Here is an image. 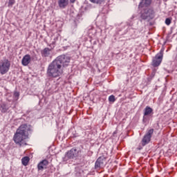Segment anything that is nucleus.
Masks as SVG:
<instances>
[{"mask_svg": "<svg viewBox=\"0 0 177 177\" xmlns=\"http://www.w3.org/2000/svg\"><path fill=\"white\" fill-rule=\"evenodd\" d=\"M19 96H20V93L17 91H15L13 95L15 100H19Z\"/></svg>", "mask_w": 177, "mask_h": 177, "instance_id": "a211bd4d", "label": "nucleus"}, {"mask_svg": "<svg viewBox=\"0 0 177 177\" xmlns=\"http://www.w3.org/2000/svg\"><path fill=\"white\" fill-rule=\"evenodd\" d=\"M10 69V61L9 59H6L0 62V74L1 75H4V74H6Z\"/></svg>", "mask_w": 177, "mask_h": 177, "instance_id": "7ed1b4c3", "label": "nucleus"}, {"mask_svg": "<svg viewBox=\"0 0 177 177\" xmlns=\"http://www.w3.org/2000/svg\"><path fill=\"white\" fill-rule=\"evenodd\" d=\"M153 133H154L153 129H150L147 131L141 141L142 146H146V145H149V143H150V140H151V136H153Z\"/></svg>", "mask_w": 177, "mask_h": 177, "instance_id": "20e7f679", "label": "nucleus"}, {"mask_svg": "<svg viewBox=\"0 0 177 177\" xmlns=\"http://www.w3.org/2000/svg\"><path fill=\"white\" fill-rule=\"evenodd\" d=\"M49 164V162L47 160H41L37 165L39 171H42V169L46 168Z\"/></svg>", "mask_w": 177, "mask_h": 177, "instance_id": "1a4fd4ad", "label": "nucleus"}, {"mask_svg": "<svg viewBox=\"0 0 177 177\" xmlns=\"http://www.w3.org/2000/svg\"><path fill=\"white\" fill-rule=\"evenodd\" d=\"M91 3H95L96 5H102L106 0H89Z\"/></svg>", "mask_w": 177, "mask_h": 177, "instance_id": "f3484780", "label": "nucleus"}, {"mask_svg": "<svg viewBox=\"0 0 177 177\" xmlns=\"http://www.w3.org/2000/svg\"><path fill=\"white\" fill-rule=\"evenodd\" d=\"M78 154H80V150L77 148H72L66 153V157L68 158H77V157H78Z\"/></svg>", "mask_w": 177, "mask_h": 177, "instance_id": "0eeeda50", "label": "nucleus"}, {"mask_svg": "<svg viewBox=\"0 0 177 177\" xmlns=\"http://www.w3.org/2000/svg\"><path fill=\"white\" fill-rule=\"evenodd\" d=\"M154 17V11L151 9H146L144 12L141 14V19L142 20H150Z\"/></svg>", "mask_w": 177, "mask_h": 177, "instance_id": "423d86ee", "label": "nucleus"}, {"mask_svg": "<svg viewBox=\"0 0 177 177\" xmlns=\"http://www.w3.org/2000/svg\"><path fill=\"white\" fill-rule=\"evenodd\" d=\"M51 52L52 49L49 48H45L43 50H41L42 57H49V56H50Z\"/></svg>", "mask_w": 177, "mask_h": 177, "instance_id": "f8f14e48", "label": "nucleus"}, {"mask_svg": "<svg viewBox=\"0 0 177 177\" xmlns=\"http://www.w3.org/2000/svg\"><path fill=\"white\" fill-rule=\"evenodd\" d=\"M58 5L61 9H66L68 6V0H59Z\"/></svg>", "mask_w": 177, "mask_h": 177, "instance_id": "ddd939ff", "label": "nucleus"}, {"mask_svg": "<svg viewBox=\"0 0 177 177\" xmlns=\"http://www.w3.org/2000/svg\"><path fill=\"white\" fill-rule=\"evenodd\" d=\"M165 24H167V26H169V24H171V19L169 18H167L165 19Z\"/></svg>", "mask_w": 177, "mask_h": 177, "instance_id": "aec40b11", "label": "nucleus"}, {"mask_svg": "<svg viewBox=\"0 0 177 177\" xmlns=\"http://www.w3.org/2000/svg\"><path fill=\"white\" fill-rule=\"evenodd\" d=\"M109 101L111 102L112 103H114V102H115V97L114 95H110L109 97Z\"/></svg>", "mask_w": 177, "mask_h": 177, "instance_id": "6ab92c4d", "label": "nucleus"}, {"mask_svg": "<svg viewBox=\"0 0 177 177\" xmlns=\"http://www.w3.org/2000/svg\"><path fill=\"white\" fill-rule=\"evenodd\" d=\"M22 165L24 167H27L28 165V162H30V158L28 156H25L21 159Z\"/></svg>", "mask_w": 177, "mask_h": 177, "instance_id": "dca6fc26", "label": "nucleus"}, {"mask_svg": "<svg viewBox=\"0 0 177 177\" xmlns=\"http://www.w3.org/2000/svg\"><path fill=\"white\" fill-rule=\"evenodd\" d=\"M164 56V50H160V53H158L152 61V66L153 67H158L160 64H161V62H162V57Z\"/></svg>", "mask_w": 177, "mask_h": 177, "instance_id": "39448f33", "label": "nucleus"}, {"mask_svg": "<svg viewBox=\"0 0 177 177\" xmlns=\"http://www.w3.org/2000/svg\"><path fill=\"white\" fill-rule=\"evenodd\" d=\"M77 0H70L71 3H75Z\"/></svg>", "mask_w": 177, "mask_h": 177, "instance_id": "4be33fe9", "label": "nucleus"}, {"mask_svg": "<svg viewBox=\"0 0 177 177\" xmlns=\"http://www.w3.org/2000/svg\"><path fill=\"white\" fill-rule=\"evenodd\" d=\"M29 63H31V56L27 54L22 58L21 64L23 66H27Z\"/></svg>", "mask_w": 177, "mask_h": 177, "instance_id": "9d476101", "label": "nucleus"}, {"mask_svg": "<svg viewBox=\"0 0 177 177\" xmlns=\"http://www.w3.org/2000/svg\"><path fill=\"white\" fill-rule=\"evenodd\" d=\"M70 63V57L62 55L58 56L52 62L48 67L47 74L48 77L57 78L63 74V67H66Z\"/></svg>", "mask_w": 177, "mask_h": 177, "instance_id": "f257e3e1", "label": "nucleus"}, {"mask_svg": "<svg viewBox=\"0 0 177 177\" xmlns=\"http://www.w3.org/2000/svg\"><path fill=\"white\" fill-rule=\"evenodd\" d=\"M106 165V158L104 156H100L97 158L95 162V169H99V168H102Z\"/></svg>", "mask_w": 177, "mask_h": 177, "instance_id": "6e6552de", "label": "nucleus"}, {"mask_svg": "<svg viewBox=\"0 0 177 177\" xmlns=\"http://www.w3.org/2000/svg\"><path fill=\"white\" fill-rule=\"evenodd\" d=\"M153 0H142L138 6V8H147L151 5Z\"/></svg>", "mask_w": 177, "mask_h": 177, "instance_id": "9b49d317", "label": "nucleus"}, {"mask_svg": "<svg viewBox=\"0 0 177 177\" xmlns=\"http://www.w3.org/2000/svg\"><path fill=\"white\" fill-rule=\"evenodd\" d=\"M153 113V109L150 108V106H146L144 109V117L146 115H150Z\"/></svg>", "mask_w": 177, "mask_h": 177, "instance_id": "4468645a", "label": "nucleus"}, {"mask_svg": "<svg viewBox=\"0 0 177 177\" xmlns=\"http://www.w3.org/2000/svg\"><path fill=\"white\" fill-rule=\"evenodd\" d=\"M9 110V106L5 103H3L0 105V111L1 113H6Z\"/></svg>", "mask_w": 177, "mask_h": 177, "instance_id": "2eb2a0df", "label": "nucleus"}, {"mask_svg": "<svg viewBox=\"0 0 177 177\" xmlns=\"http://www.w3.org/2000/svg\"><path fill=\"white\" fill-rule=\"evenodd\" d=\"M28 131L30 127L27 124L21 125L16 131L13 136V140L16 145L20 147L27 146V139H28Z\"/></svg>", "mask_w": 177, "mask_h": 177, "instance_id": "f03ea898", "label": "nucleus"}, {"mask_svg": "<svg viewBox=\"0 0 177 177\" xmlns=\"http://www.w3.org/2000/svg\"><path fill=\"white\" fill-rule=\"evenodd\" d=\"M13 3H15V1H13V0L9 1V5H13Z\"/></svg>", "mask_w": 177, "mask_h": 177, "instance_id": "412c9836", "label": "nucleus"}]
</instances>
